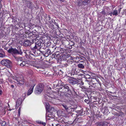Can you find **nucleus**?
<instances>
[{"label": "nucleus", "instance_id": "nucleus-1", "mask_svg": "<svg viewBox=\"0 0 126 126\" xmlns=\"http://www.w3.org/2000/svg\"><path fill=\"white\" fill-rule=\"evenodd\" d=\"M44 88V85L42 84H40L38 85L36 89L35 92L36 94H39L42 92Z\"/></svg>", "mask_w": 126, "mask_h": 126}, {"label": "nucleus", "instance_id": "nucleus-2", "mask_svg": "<svg viewBox=\"0 0 126 126\" xmlns=\"http://www.w3.org/2000/svg\"><path fill=\"white\" fill-rule=\"evenodd\" d=\"M0 63L1 64L7 66L8 68H10L12 66L11 62L8 60L3 59L1 61Z\"/></svg>", "mask_w": 126, "mask_h": 126}, {"label": "nucleus", "instance_id": "nucleus-3", "mask_svg": "<svg viewBox=\"0 0 126 126\" xmlns=\"http://www.w3.org/2000/svg\"><path fill=\"white\" fill-rule=\"evenodd\" d=\"M20 78L17 77L16 80L17 82V84L18 86H21L24 84V80L22 76H21Z\"/></svg>", "mask_w": 126, "mask_h": 126}, {"label": "nucleus", "instance_id": "nucleus-4", "mask_svg": "<svg viewBox=\"0 0 126 126\" xmlns=\"http://www.w3.org/2000/svg\"><path fill=\"white\" fill-rule=\"evenodd\" d=\"M8 52L9 53H13L14 54H18L20 55L22 54V52L21 50L19 51L16 48H12L9 49L8 50Z\"/></svg>", "mask_w": 126, "mask_h": 126}, {"label": "nucleus", "instance_id": "nucleus-5", "mask_svg": "<svg viewBox=\"0 0 126 126\" xmlns=\"http://www.w3.org/2000/svg\"><path fill=\"white\" fill-rule=\"evenodd\" d=\"M41 43L39 40L37 42L35 43V45L34 47H31V49L33 50H34L37 48H39L41 47Z\"/></svg>", "mask_w": 126, "mask_h": 126}, {"label": "nucleus", "instance_id": "nucleus-6", "mask_svg": "<svg viewBox=\"0 0 126 126\" xmlns=\"http://www.w3.org/2000/svg\"><path fill=\"white\" fill-rule=\"evenodd\" d=\"M96 125L97 126H106L108 125V123L106 122L99 121L95 123Z\"/></svg>", "mask_w": 126, "mask_h": 126}, {"label": "nucleus", "instance_id": "nucleus-7", "mask_svg": "<svg viewBox=\"0 0 126 126\" xmlns=\"http://www.w3.org/2000/svg\"><path fill=\"white\" fill-rule=\"evenodd\" d=\"M89 2V0H84L82 2V4H81V2H80L79 1L78 2V4L79 6H81V5H85L88 4Z\"/></svg>", "mask_w": 126, "mask_h": 126}, {"label": "nucleus", "instance_id": "nucleus-8", "mask_svg": "<svg viewBox=\"0 0 126 126\" xmlns=\"http://www.w3.org/2000/svg\"><path fill=\"white\" fill-rule=\"evenodd\" d=\"M22 103V99L20 98L18 99L16 102V109H17L19 106Z\"/></svg>", "mask_w": 126, "mask_h": 126}, {"label": "nucleus", "instance_id": "nucleus-9", "mask_svg": "<svg viewBox=\"0 0 126 126\" xmlns=\"http://www.w3.org/2000/svg\"><path fill=\"white\" fill-rule=\"evenodd\" d=\"M35 84H34L28 90L27 93V95H29L31 94L33 91L34 87Z\"/></svg>", "mask_w": 126, "mask_h": 126}, {"label": "nucleus", "instance_id": "nucleus-10", "mask_svg": "<svg viewBox=\"0 0 126 126\" xmlns=\"http://www.w3.org/2000/svg\"><path fill=\"white\" fill-rule=\"evenodd\" d=\"M69 82L71 84H74L78 83V81L77 79H73L69 80Z\"/></svg>", "mask_w": 126, "mask_h": 126}, {"label": "nucleus", "instance_id": "nucleus-11", "mask_svg": "<svg viewBox=\"0 0 126 126\" xmlns=\"http://www.w3.org/2000/svg\"><path fill=\"white\" fill-rule=\"evenodd\" d=\"M31 43L29 40H27L25 41L24 44V45L26 46H29L31 45Z\"/></svg>", "mask_w": 126, "mask_h": 126}, {"label": "nucleus", "instance_id": "nucleus-12", "mask_svg": "<svg viewBox=\"0 0 126 126\" xmlns=\"http://www.w3.org/2000/svg\"><path fill=\"white\" fill-rule=\"evenodd\" d=\"M28 64L27 62L23 61L20 64V65L22 67H23L24 66H27Z\"/></svg>", "mask_w": 126, "mask_h": 126}, {"label": "nucleus", "instance_id": "nucleus-13", "mask_svg": "<svg viewBox=\"0 0 126 126\" xmlns=\"http://www.w3.org/2000/svg\"><path fill=\"white\" fill-rule=\"evenodd\" d=\"M79 68L81 69H83L84 67V66L82 63H79L78 65Z\"/></svg>", "mask_w": 126, "mask_h": 126}, {"label": "nucleus", "instance_id": "nucleus-14", "mask_svg": "<svg viewBox=\"0 0 126 126\" xmlns=\"http://www.w3.org/2000/svg\"><path fill=\"white\" fill-rule=\"evenodd\" d=\"M112 14L113 15L117 16L118 15V11L117 10H115L112 12Z\"/></svg>", "mask_w": 126, "mask_h": 126}, {"label": "nucleus", "instance_id": "nucleus-15", "mask_svg": "<svg viewBox=\"0 0 126 126\" xmlns=\"http://www.w3.org/2000/svg\"><path fill=\"white\" fill-rule=\"evenodd\" d=\"M49 107L50 105L48 103H47L46 104V109L47 110H48Z\"/></svg>", "mask_w": 126, "mask_h": 126}, {"label": "nucleus", "instance_id": "nucleus-16", "mask_svg": "<svg viewBox=\"0 0 126 126\" xmlns=\"http://www.w3.org/2000/svg\"><path fill=\"white\" fill-rule=\"evenodd\" d=\"M62 105L66 110H68V108L66 105L63 104Z\"/></svg>", "mask_w": 126, "mask_h": 126}, {"label": "nucleus", "instance_id": "nucleus-17", "mask_svg": "<svg viewBox=\"0 0 126 126\" xmlns=\"http://www.w3.org/2000/svg\"><path fill=\"white\" fill-rule=\"evenodd\" d=\"M63 87H64V88L65 89H66L67 90V91H69V87L68 86V85H64V86H63Z\"/></svg>", "mask_w": 126, "mask_h": 126}, {"label": "nucleus", "instance_id": "nucleus-18", "mask_svg": "<svg viewBox=\"0 0 126 126\" xmlns=\"http://www.w3.org/2000/svg\"><path fill=\"white\" fill-rule=\"evenodd\" d=\"M1 126H5L6 124V122L5 121L1 122Z\"/></svg>", "mask_w": 126, "mask_h": 126}, {"label": "nucleus", "instance_id": "nucleus-19", "mask_svg": "<svg viewBox=\"0 0 126 126\" xmlns=\"http://www.w3.org/2000/svg\"><path fill=\"white\" fill-rule=\"evenodd\" d=\"M40 124L42 125H43L44 126H45L46 125V123L45 122H41Z\"/></svg>", "mask_w": 126, "mask_h": 126}, {"label": "nucleus", "instance_id": "nucleus-20", "mask_svg": "<svg viewBox=\"0 0 126 126\" xmlns=\"http://www.w3.org/2000/svg\"><path fill=\"white\" fill-rule=\"evenodd\" d=\"M101 13V14L104 15H105L106 14V12L104 11H102Z\"/></svg>", "mask_w": 126, "mask_h": 126}, {"label": "nucleus", "instance_id": "nucleus-21", "mask_svg": "<svg viewBox=\"0 0 126 126\" xmlns=\"http://www.w3.org/2000/svg\"><path fill=\"white\" fill-rule=\"evenodd\" d=\"M21 111V108L20 107H19L18 110V113L19 114V115H20V112Z\"/></svg>", "mask_w": 126, "mask_h": 126}, {"label": "nucleus", "instance_id": "nucleus-22", "mask_svg": "<svg viewBox=\"0 0 126 126\" xmlns=\"http://www.w3.org/2000/svg\"><path fill=\"white\" fill-rule=\"evenodd\" d=\"M4 56V55L2 53H0V57H3Z\"/></svg>", "mask_w": 126, "mask_h": 126}, {"label": "nucleus", "instance_id": "nucleus-23", "mask_svg": "<svg viewBox=\"0 0 126 126\" xmlns=\"http://www.w3.org/2000/svg\"><path fill=\"white\" fill-rule=\"evenodd\" d=\"M51 126H61L59 124H57V125H56V126H54V125L53 124H52V125H51Z\"/></svg>", "mask_w": 126, "mask_h": 126}, {"label": "nucleus", "instance_id": "nucleus-24", "mask_svg": "<svg viewBox=\"0 0 126 126\" xmlns=\"http://www.w3.org/2000/svg\"><path fill=\"white\" fill-rule=\"evenodd\" d=\"M84 101L87 103H89L88 100H87V99H85L84 100Z\"/></svg>", "mask_w": 126, "mask_h": 126}, {"label": "nucleus", "instance_id": "nucleus-25", "mask_svg": "<svg viewBox=\"0 0 126 126\" xmlns=\"http://www.w3.org/2000/svg\"><path fill=\"white\" fill-rule=\"evenodd\" d=\"M74 59V58L73 57H70V58H69V59L71 60H73Z\"/></svg>", "mask_w": 126, "mask_h": 126}, {"label": "nucleus", "instance_id": "nucleus-26", "mask_svg": "<svg viewBox=\"0 0 126 126\" xmlns=\"http://www.w3.org/2000/svg\"><path fill=\"white\" fill-rule=\"evenodd\" d=\"M47 116L50 117L49 118H48V119L49 120H50V118H52V117H51L50 116H49V115H48V116Z\"/></svg>", "mask_w": 126, "mask_h": 126}, {"label": "nucleus", "instance_id": "nucleus-27", "mask_svg": "<svg viewBox=\"0 0 126 126\" xmlns=\"http://www.w3.org/2000/svg\"><path fill=\"white\" fill-rule=\"evenodd\" d=\"M1 122L2 121H1V120H0V126H1L2 125H1Z\"/></svg>", "mask_w": 126, "mask_h": 126}, {"label": "nucleus", "instance_id": "nucleus-28", "mask_svg": "<svg viewBox=\"0 0 126 126\" xmlns=\"http://www.w3.org/2000/svg\"><path fill=\"white\" fill-rule=\"evenodd\" d=\"M2 91L1 90H0V95H1Z\"/></svg>", "mask_w": 126, "mask_h": 126}, {"label": "nucleus", "instance_id": "nucleus-29", "mask_svg": "<svg viewBox=\"0 0 126 126\" xmlns=\"http://www.w3.org/2000/svg\"><path fill=\"white\" fill-rule=\"evenodd\" d=\"M109 15H110V16H112V12L110 13L109 14Z\"/></svg>", "mask_w": 126, "mask_h": 126}, {"label": "nucleus", "instance_id": "nucleus-30", "mask_svg": "<svg viewBox=\"0 0 126 126\" xmlns=\"http://www.w3.org/2000/svg\"><path fill=\"white\" fill-rule=\"evenodd\" d=\"M11 86L13 88L14 87V86L13 85H11Z\"/></svg>", "mask_w": 126, "mask_h": 126}, {"label": "nucleus", "instance_id": "nucleus-31", "mask_svg": "<svg viewBox=\"0 0 126 126\" xmlns=\"http://www.w3.org/2000/svg\"><path fill=\"white\" fill-rule=\"evenodd\" d=\"M57 52L56 53H57ZM56 53H55L54 54V56H55V55H56Z\"/></svg>", "mask_w": 126, "mask_h": 126}, {"label": "nucleus", "instance_id": "nucleus-32", "mask_svg": "<svg viewBox=\"0 0 126 126\" xmlns=\"http://www.w3.org/2000/svg\"><path fill=\"white\" fill-rule=\"evenodd\" d=\"M38 39H37V38H36V39H35V41H36Z\"/></svg>", "mask_w": 126, "mask_h": 126}, {"label": "nucleus", "instance_id": "nucleus-33", "mask_svg": "<svg viewBox=\"0 0 126 126\" xmlns=\"http://www.w3.org/2000/svg\"><path fill=\"white\" fill-rule=\"evenodd\" d=\"M1 7V5L0 4V7Z\"/></svg>", "mask_w": 126, "mask_h": 126}, {"label": "nucleus", "instance_id": "nucleus-34", "mask_svg": "<svg viewBox=\"0 0 126 126\" xmlns=\"http://www.w3.org/2000/svg\"><path fill=\"white\" fill-rule=\"evenodd\" d=\"M1 102H0V107L1 106Z\"/></svg>", "mask_w": 126, "mask_h": 126}, {"label": "nucleus", "instance_id": "nucleus-35", "mask_svg": "<svg viewBox=\"0 0 126 126\" xmlns=\"http://www.w3.org/2000/svg\"><path fill=\"white\" fill-rule=\"evenodd\" d=\"M2 1L1 0H0V3L1 2V1Z\"/></svg>", "mask_w": 126, "mask_h": 126}, {"label": "nucleus", "instance_id": "nucleus-36", "mask_svg": "<svg viewBox=\"0 0 126 126\" xmlns=\"http://www.w3.org/2000/svg\"><path fill=\"white\" fill-rule=\"evenodd\" d=\"M121 10L120 9H119V12L120 13V11Z\"/></svg>", "mask_w": 126, "mask_h": 126}, {"label": "nucleus", "instance_id": "nucleus-37", "mask_svg": "<svg viewBox=\"0 0 126 126\" xmlns=\"http://www.w3.org/2000/svg\"><path fill=\"white\" fill-rule=\"evenodd\" d=\"M11 109H9V111H11Z\"/></svg>", "mask_w": 126, "mask_h": 126}, {"label": "nucleus", "instance_id": "nucleus-38", "mask_svg": "<svg viewBox=\"0 0 126 126\" xmlns=\"http://www.w3.org/2000/svg\"><path fill=\"white\" fill-rule=\"evenodd\" d=\"M59 54H57V55H59Z\"/></svg>", "mask_w": 126, "mask_h": 126}]
</instances>
